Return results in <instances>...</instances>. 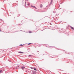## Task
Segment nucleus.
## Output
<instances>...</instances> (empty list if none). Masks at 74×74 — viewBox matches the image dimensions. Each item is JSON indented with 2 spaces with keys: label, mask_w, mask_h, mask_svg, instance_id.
Wrapping results in <instances>:
<instances>
[{
  "label": "nucleus",
  "mask_w": 74,
  "mask_h": 74,
  "mask_svg": "<svg viewBox=\"0 0 74 74\" xmlns=\"http://www.w3.org/2000/svg\"><path fill=\"white\" fill-rule=\"evenodd\" d=\"M31 7H33V8H35L36 9V7L32 5H31Z\"/></svg>",
  "instance_id": "f257e3e1"
},
{
  "label": "nucleus",
  "mask_w": 74,
  "mask_h": 74,
  "mask_svg": "<svg viewBox=\"0 0 74 74\" xmlns=\"http://www.w3.org/2000/svg\"><path fill=\"white\" fill-rule=\"evenodd\" d=\"M25 67L24 66H22L21 67V69L22 70H23L25 69Z\"/></svg>",
  "instance_id": "f03ea898"
},
{
  "label": "nucleus",
  "mask_w": 74,
  "mask_h": 74,
  "mask_svg": "<svg viewBox=\"0 0 74 74\" xmlns=\"http://www.w3.org/2000/svg\"><path fill=\"white\" fill-rule=\"evenodd\" d=\"M52 2H53V0H51L50 3V4H52Z\"/></svg>",
  "instance_id": "7ed1b4c3"
},
{
  "label": "nucleus",
  "mask_w": 74,
  "mask_h": 74,
  "mask_svg": "<svg viewBox=\"0 0 74 74\" xmlns=\"http://www.w3.org/2000/svg\"><path fill=\"white\" fill-rule=\"evenodd\" d=\"M18 53H23V52L21 51L18 52Z\"/></svg>",
  "instance_id": "20e7f679"
},
{
  "label": "nucleus",
  "mask_w": 74,
  "mask_h": 74,
  "mask_svg": "<svg viewBox=\"0 0 74 74\" xmlns=\"http://www.w3.org/2000/svg\"><path fill=\"white\" fill-rule=\"evenodd\" d=\"M40 7H41H41H42V4H40Z\"/></svg>",
  "instance_id": "39448f33"
},
{
  "label": "nucleus",
  "mask_w": 74,
  "mask_h": 74,
  "mask_svg": "<svg viewBox=\"0 0 74 74\" xmlns=\"http://www.w3.org/2000/svg\"><path fill=\"white\" fill-rule=\"evenodd\" d=\"M71 27V29H74V28H73V27Z\"/></svg>",
  "instance_id": "423d86ee"
},
{
  "label": "nucleus",
  "mask_w": 74,
  "mask_h": 74,
  "mask_svg": "<svg viewBox=\"0 0 74 74\" xmlns=\"http://www.w3.org/2000/svg\"><path fill=\"white\" fill-rule=\"evenodd\" d=\"M34 70H35V71H37V70L36 69V68L34 69Z\"/></svg>",
  "instance_id": "0eeeda50"
},
{
  "label": "nucleus",
  "mask_w": 74,
  "mask_h": 74,
  "mask_svg": "<svg viewBox=\"0 0 74 74\" xmlns=\"http://www.w3.org/2000/svg\"><path fill=\"white\" fill-rule=\"evenodd\" d=\"M32 33V31H29V33Z\"/></svg>",
  "instance_id": "6e6552de"
},
{
  "label": "nucleus",
  "mask_w": 74,
  "mask_h": 74,
  "mask_svg": "<svg viewBox=\"0 0 74 74\" xmlns=\"http://www.w3.org/2000/svg\"><path fill=\"white\" fill-rule=\"evenodd\" d=\"M20 46H21V47H22L23 46V45H20Z\"/></svg>",
  "instance_id": "1a4fd4ad"
},
{
  "label": "nucleus",
  "mask_w": 74,
  "mask_h": 74,
  "mask_svg": "<svg viewBox=\"0 0 74 74\" xmlns=\"http://www.w3.org/2000/svg\"><path fill=\"white\" fill-rule=\"evenodd\" d=\"M2 71L1 70H0V73H1Z\"/></svg>",
  "instance_id": "9d476101"
},
{
  "label": "nucleus",
  "mask_w": 74,
  "mask_h": 74,
  "mask_svg": "<svg viewBox=\"0 0 74 74\" xmlns=\"http://www.w3.org/2000/svg\"><path fill=\"white\" fill-rule=\"evenodd\" d=\"M31 44V43H28V45H30Z\"/></svg>",
  "instance_id": "9b49d317"
},
{
  "label": "nucleus",
  "mask_w": 74,
  "mask_h": 74,
  "mask_svg": "<svg viewBox=\"0 0 74 74\" xmlns=\"http://www.w3.org/2000/svg\"><path fill=\"white\" fill-rule=\"evenodd\" d=\"M31 69H33V68L32 67H31Z\"/></svg>",
  "instance_id": "f8f14e48"
},
{
  "label": "nucleus",
  "mask_w": 74,
  "mask_h": 74,
  "mask_svg": "<svg viewBox=\"0 0 74 74\" xmlns=\"http://www.w3.org/2000/svg\"><path fill=\"white\" fill-rule=\"evenodd\" d=\"M26 1L25 3V5H26Z\"/></svg>",
  "instance_id": "ddd939ff"
},
{
  "label": "nucleus",
  "mask_w": 74,
  "mask_h": 74,
  "mask_svg": "<svg viewBox=\"0 0 74 74\" xmlns=\"http://www.w3.org/2000/svg\"><path fill=\"white\" fill-rule=\"evenodd\" d=\"M27 5H29V3H28Z\"/></svg>",
  "instance_id": "4468645a"
},
{
  "label": "nucleus",
  "mask_w": 74,
  "mask_h": 74,
  "mask_svg": "<svg viewBox=\"0 0 74 74\" xmlns=\"http://www.w3.org/2000/svg\"><path fill=\"white\" fill-rule=\"evenodd\" d=\"M53 12L55 13V11H54Z\"/></svg>",
  "instance_id": "2eb2a0df"
},
{
  "label": "nucleus",
  "mask_w": 74,
  "mask_h": 74,
  "mask_svg": "<svg viewBox=\"0 0 74 74\" xmlns=\"http://www.w3.org/2000/svg\"><path fill=\"white\" fill-rule=\"evenodd\" d=\"M0 32H1V30L0 29Z\"/></svg>",
  "instance_id": "dca6fc26"
},
{
  "label": "nucleus",
  "mask_w": 74,
  "mask_h": 74,
  "mask_svg": "<svg viewBox=\"0 0 74 74\" xmlns=\"http://www.w3.org/2000/svg\"><path fill=\"white\" fill-rule=\"evenodd\" d=\"M31 56V55L29 56Z\"/></svg>",
  "instance_id": "f3484780"
},
{
  "label": "nucleus",
  "mask_w": 74,
  "mask_h": 74,
  "mask_svg": "<svg viewBox=\"0 0 74 74\" xmlns=\"http://www.w3.org/2000/svg\"><path fill=\"white\" fill-rule=\"evenodd\" d=\"M0 20H1V19L0 18Z\"/></svg>",
  "instance_id": "a211bd4d"
}]
</instances>
